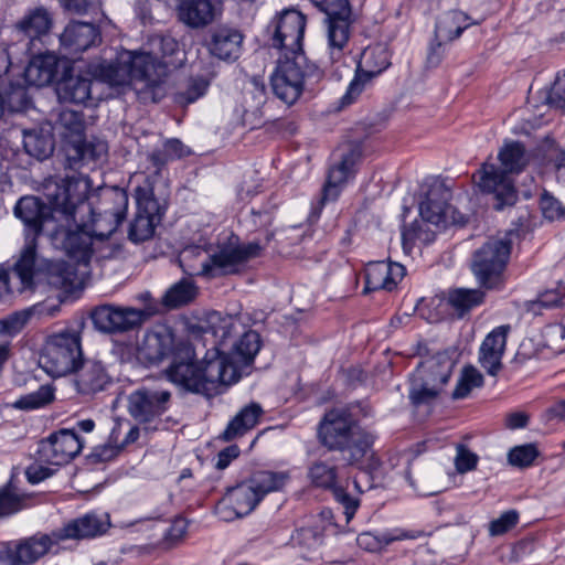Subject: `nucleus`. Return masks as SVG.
Listing matches in <instances>:
<instances>
[{
  "instance_id": "obj_1",
  "label": "nucleus",
  "mask_w": 565,
  "mask_h": 565,
  "mask_svg": "<svg viewBox=\"0 0 565 565\" xmlns=\"http://www.w3.org/2000/svg\"><path fill=\"white\" fill-rule=\"evenodd\" d=\"M86 183L81 179L67 177L61 182H49L45 196L54 209L61 212L58 224L51 233L55 247L62 249L72 260L87 265L94 254L96 241L85 220V213H92L87 201Z\"/></svg>"
},
{
  "instance_id": "obj_2",
  "label": "nucleus",
  "mask_w": 565,
  "mask_h": 565,
  "mask_svg": "<svg viewBox=\"0 0 565 565\" xmlns=\"http://www.w3.org/2000/svg\"><path fill=\"white\" fill-rule=\"evenodd\" d=\"M498 160L500 167L484 162L475 174L481 192L492 194L494 209L502 211L518 201V190L513 175L522 173L531 161L523 142L505 139L499 149Z\"/></svg>"
},
{
  "instance_id": "obj_3",
  "label": "nucleus",
  "mask_w": 565,
  "mask_h": 565,
  "mask_svg": "<svg viewBox=\"0 0 565 565\" xmlns=\"http://www.w3.org/2000/svg\"><path fill=\"white\" fill-rule=\"evenodd\" d=\"M288 471H257L249 478L226 489L214 508L215 515L232 522L249 515L266 494L280 491L290 481Z\"/></svg>"
},
{
  "instance_id": "obj_4",
  "label": "nucleus",
  "mask_w": 565,
  "mask_h": 565,
  "mask_svg": "<svg viewBox=\"0 0 565 565\" xmlns=\"http://www.w3.org/2000/svg\"><path fill=\"white\" fill-rule=\"evenodd\" d=\"M318 439L331 451H339L350 465L363 460L375 437L363 429L348 408H332L318 426Z\"/></svg>"
},
{
  "instance_id": "obj_5",
  "label": "nucleus",
  "mask_w": 565,
  "mask_h": 565,
  "mask_svg": "<svg viewBox=\"0 0 565 565\" xmlns=\"http://www.w3.org/2000/svg\"><path fill=\"white\" fill-rule=\"evenodd\" d=\"M166 65L147 52L122 50L110 61L93 67V75L109 86H125L132 79L154 83L164 73Z\"/></svg>"
},
{
  "instance_id": "obj_6",
  "label": "nucleus",
  "mask_w": 565,
  "mask_h": 565,
  "mask_svg": "<svg viewBox=\"0 0 565 565\" xmlns=\"http://www.w3.org/2000/svg\"><path fill=\"white\" fill-rule=\"evenodd\" d=\"M323 72L305 54L295 57H279L270 75L273 94L288 106L294 105L306 87L312 88Z\"/></svg>"
},
{
  "instance_id": "obj_7",
  "label": "nucleus",
  "mask_w": 565,
  "mask_h": 565,
  "mask_svg": "<svg viewBox=\"0 0 565 565\" xmlns=\"http://www.w3.org/2000/svg\"><path fill=\"white\" fill-rule=\"evenodd\" d=\"M258 242L243 243L238 235H230L217 243L216 250L201 262L198 270L189 271L191 275L214 279L239 273L241 268L250 259L262 253Z\"/></svg>"
},
{
  "instance_id": "obj_8",
  "label": "nucleus",
  "mask_w": 565,
  "mask_h": 565,
  "mask_svg": "<svg viewBox=\"0 0 565 565\" xmlns=\"http://www.w3.org/2000/svg\"><path fill=\"white\" fill-rule=\"evenodd\" d=\"M58 124L71 134V139L64 147L68 169L79 170L84 166L96 164L107 154L106 141L96 137L84 138L85 126L82 111L62 109L58 114Z\"/></svg>"
},
{
  "instance_id": "obj_9",
  "label": "nucleus",
  "mask_w": 565,
  "mask_h": 565,
  "mask_svg": "<svg viewBox=\"0 0 565 565\" xmlns=\"http://www.w3.org/2000/svg\"><path fill=\"white\" fill-rule=\"evenodd\" d=\"M454 362L446 354H436L422 362L411 376L408 398L412 405L434 404L448 384Z\"/></svg>"
},
{
  "instance_id": "obj_10",
  "label": "nucleus",
  "mask_w": 565,
  "mask_h": 565,
  "mask_svg": "<svg viewBox=\"0 0 565 565\" xmlns=\"http://www.w3.org/2000/svg\"><path fill=\"white\" fill-rule=\"evenodd\" d=\"M513 232L502 238H491L478 248L472 256L471 271L478 284L486 289L503 288L504 271L511 255Z\"/></svg>"
},
{
  "instance_id": "obj_11",
  "label": "nucleus",
  "mask_w": 565,
  "mask_h": 565,
  "mask_svg": "<svg viewBox=\"0 0 565 565\" xmlns=\"http://www.w3.org/2000/svg\"><path fill=\"white\" fill-rule=\"evenodd\" d=\"M83 360L79 332L66 329L47 338L39 364L50 376L62 377L74 373Z\"/></svg>"
},
{
  "instance_id": "obj_12",
  "label": "nucleus",
  "mask_w": 565,
  "mask_h": 565,
  "mask_svg": "<svg viewBox=\"0 0 565 565\" xmlns=\"http://www.w3.org/2000/svg\"><path fill=\"white\" fill-rule=\"evenodd\" d=\"M156 315V307L142 309L105 303L95 307L90 313L94 327L104 333H122L135 330Z\"/></svg>"
},
{
  "instance_id": "obj_13",
  "label": "nucleus",
  "mask_w": 565,
  "mask_h": 565,
  "mask_svg": "<svg viewBox=\"0 0 565 565\" xmlns=\"http://www.w3.org/2000/svg\"><path fill=\"white\" fill-rule=\"evenodd\" d=\"M391 66V53L384 43L366 46L356 65L353 79L341 98V106L352 104L364 90L366 84Z\"/></svg>"
},
{
  "instance_id": "obj_14",
  "label": "nucleus",
  "mask_w": 565,
  "mask_h": 565,
  "mask_svg": "<svg viewBox=\"0 0 565 565\" xmlns=\"http://www.w3.org/2000/svg\"><path fill=\"white\" fill-rule=\"evenodd\" d=\"M199 365L200 394L206 397L217 394L220 385H231L241 379V371L230 354L223 353L217 345L205 352Z\"/></svg>"
},
{
  "instance_id": "obj_15",
  "label": "nucleus",
  "mask_w": 565,
  "mask_h": 565,
  "mask_svg": "<svg viewBox=\"0 0 565 565\" xmlns=\"http://www.w3.org/2000/svg\"><path fill=\"white\" fill-rule=\"evenodd\" d=\"M326 14L327 36L332 57H340L354 22L349 0H310Z\"/></svg>"
},
{
  "instance_id": "obj_16",
  "label": "nucleus",
  "mask_w": 565,
  "mask_h": 565,
  "mask_svg": "<svg viewBox=\"0 0 565 565\" xmlns=\"http://www.w3.org/2000/svg\"><path fill=\"white\" fill-rule=\"evenodd\" d=\"M172 394L161 386H141L127 398L129 415L140 425L157 423L171 406Z\"/></svg>"
},
{
  "instance_id": "obj_17",
  "label": "nucleus",
  "mask_w": 565,
  "mask_h": 565,
  "mask_svg": "<svg viewBox=\"0 0 565 565\" xmlns=\"http://www.w3.org/2000/svg\"><path fill=\"white\" fill-rule=\"evenodd\" d=\"M306 17L298 10L286 9L271 22L274 28L271 45L281 51L280 57H295L305 54L302 41Z\"/></svg>"
},
{
  "instance_id": "obj_18",
  "label": "nucleus",
  "mask_w": 565,
  "mask_h": 565,
  "mask_svg": "<svg viewBox=\"0 0 565 565\" xmlns=\"http://www.w3.org/2000/svg\"><path fill=\"white\" fill-rule=\"evenodd\" d=\"M50 553L45 533L0 542V565H34Z\"/></svg>"
},
{
  "instance_id": "obj_19",
  "label": "nucleus",
  "mask_w": 565,
  "mask_h": 565,
  "mask_svg": "<svg viewBox=\"0 0 565 565\" xmlns=\"http://www.w3.org/2000/svg\"><path fill=\"white\" fill-rule=\"evenodd\" d=\"M419 214L430 224L447 222L451 190L440 177H427L420 186Z\"/></svg>"
},
{
  "instance_id": "obj_20",
  "label": "nucleus",
  "mask_w": 565,
  "mask_h": 565,
  "mask_svg": "<svg viewBox=\"0 0 565 565\" xmlns=\"http://www.w3.org/2000/svg\"><path fill=\"white\" fill-rule=\"evenodd\" d=\"M14 216L24 224L26 239L36 238L43 233L46 223L58 222L61 212L56 211L49 201L45 204L40 198L25 195L20 198L13 209Z\"/></svg>"
},
{
  "instance_id": "obj_21",
  "label": "nucleus",
  "mask_w": 565,
  "mask_h": 565,
  "mask_svg": "<svg viewBox=\"0 0 565 565\" xmlns=\"http://www.w3.org/2000/svg\"><path fill=\"white\" fill-rule=\"evenodd\" d=\"M362 154L363 149L360 143H349L342 149L339 162L329 169L320 200L322 205L339 198L343 185L349 179L354 178Z\"/></svg>"
},
{
  "instance_id": "obj_22",
  "label": "nucleus",
  "mask_w": 565,
  "mask_h": 565,
  "mask_svg": "<svg viewBox=\"0 0 565 565\" xmlns=\"http://www.w3.org/2000/svg\"><path fill=\"white\" fill-rule=\"evenodd\" d=\"M194 359V348L189 342H178L171 363L166 370V375L170 382L183 390L200 394V365Z\"/></svg>"
},
{
  "instance_id": "obj_23",
  "label": "nucleus",
  "mask_w": 565,
  "mask_h": 565,
  "mask_svg": "<svg viewBox=\"0 0 565 565\" xmlns=\"http://www.w3.org/2000/svg\"><path fill=\"white\" fill-rule=\"evenodd\" d=\"M84 440L74 429L63 428L52 433L39 445V457L41 460L63 466L74 459L83 449Z\"/></svg>"
},
{
  "instance_id": "obj_24",
  "label": "nucleus",
  "mask_w": 565,
  "mask_h": 565,
  "mask_svg": "<svg viewBox=\"0 0 565 565\" xmlns=\"http://www.w3.org/2000/svg\"><path fill=\"white\" fill-rule=\"evenodd\" d=\"M52 23V17L45 8H34L13 25L12 39L24 53H33V47L43 46L42 36L49 33Z\"/></svg>"
},
{
  "instance_id": "obj_25",
  "label": "nucleus",
  "mask_w": 565,
  "mask_h": 565,
  "mask_svg": "<svg viewBox=\"0 0 565 565\" xmlns=\"http://www.w3.org/2000/svg\"><path fill=\"white\" fill-rule=\"evenodd\" d=\"M110 526L108 514L88 512L76 518L61 529L45 533L50 540V551L54 545L65 540H84L100 536L107 532Z\"/></svg>"
},
{
  "instance_id": "obj_26",
  "label": "nucleus",
  "mask_w": 565,
  "mask_h": 565,
  "mask_svg": "<svg viewBox=\"0 0 565 565\" xmlns=\"http://www.w3.org/2000/svg\"><path fill=\"white\" fill-rule=\"evenodd\" d=\"M102 42L100 30L89 22L71 21L60 35V53L64 58L77 60L82 53Z\"/></svg>"
},
{
  "instance_id": "obj_27",
  "label": "nucleus",
  "mask_w": 565,
  "mask_h": 565,
  "mask_svg": "<svg viewBox=\"0 0 565 565\" xmlns=\"http://www.w3.org/2000/svg\"><path fill=\"white\" fill-rule=\"evenodd\" d=\"M24 78L26 84L35 87L50 85L56 77L58 58L54 53L43 52L42 46L33 47V53L23 55Z\"/></svg>"
},
{
  "instance_id": "obj_28",
  "label": "nucleus",
  "mask_w": 565,
  "mask_h": 565,
  "mask_svg": "<svg viewBox=\"0 0 565 565\" xmlns=\"http://www.w3.org/2000/svg\"><path fill=\"white\" fill-rule=\"evenodd\" d=\"M406 274L405 267L394 262H370L364 271L365 285L363 292L377 290L393 291Z\"/></svg>"
},
{
  "instance_id": "obj_29",
  "label": "nucleus",
  "mask_w": 565,
  "mask_h": 565,
  "mask_svg": "<svg viewBox=\"0 0 565 565\" xmlns=\"http://www.w3.org/2000/svg\"><path fill=\"white\" fill-rule=\"evenodd\" d=\"M74 373L75 390L83 396H94L106 391L113 384V377L99 361L83 360Z\"/></svg>"
},
{
  "instance_id": "obj_30",
  "label": "nucleus",
  "mask_w": 565,
  "mask_h": 565,
  "mask_svg": "<svg viewBox=\"0 0 565 565\" xmlns=\"http://www.w3.org/2000/svg\"><path fill=\"white\" fill-rule=\"evenodd\" d=\"M468 19L469 17L463 12L450 11L436 22L435 41L431 43L428 54L429 63H439L444 43L458 39L470 25L467 22Z\"/></svg>"
},
{
  "instance_id": "obj_31",
  "label": "nucleus",
  "mask_w": 565,
  "mask_h": 565,
  "mask_svg": "<svg viewBox=\"0 0 565 565\" xmlns=\"http://www.w3.org/2000/svg\"><path fill=\"white\" fill-rule=\"evenodd\" d=\"M509 331L510 326L495 327L486 335L480 345L479 363L491 376H497L502 370V358Z\"/></svg>"
},
{
  "instance_id": "obj_32",
  "label": "nucleus",
  "mask_w": 565,
  "mask_h": 565,
  "mask_svg": "<svg viewBox=\"0 0 565 565\" xmlns=\"http://www.w3.org/2000/svg\"><path fill=\"white\" fill-rule=\"evenodd\" d=\"M243 39L238 30L222 26L210 31L206 47L218 60L235 61L239 57Z\"/></svg>"
},
{
  "instance_id": "obj_33",
  "label": "nucleus",
  "mask_w": 565,
  "mask_h": 565,
  "mask_svg": "<svg viewBox=\"0 0 565 565\" xmlns=\"http://www.w3.org/2000/svg\"><path fill=\"white\" fill-rule=\"evenodd\" d=\"M177 347L168 329L148 331L142 342L143 354L151 363H159L168 356L172 359Z\"/></svg>"
},
{
  "instance_id": "obj_34",
  "label": "nucleus",
  "mask_w": 565,
  "mask_h": 565,
  "mask_svg": "<svg viewBox=\"0 0 565 565\" xmlns=\"http://www.w3.org/2000/svg\"><path fill=\"white\" fill-rule=\"evenodd\" d=\"M264 415L262 405L257 402H250L230 420L221 437L225 441H231L245 435L253 429Z\"/></svg>"
},
{
  "instance_id": "obj_35",
  "label": "nucleus",
  "mask_w": 565,
  "mask_h": 565,
  "mask_svg": "<svg viewBox=\"0 0 565 565\" xmlns=\"http://www.w3.org/2000/svg\"><path fill=\"white\" fill-rule=\"evenodd\" d=\"M178 15L184 24L202 28L214 20L215 8L212 0H179Z\"/></svg>"
},
{
  "instance_id": "obj_36",
  "label": "nucleus",
  "mask_w": 565,
  "mask_h": 565,
  "mask_svg": "<svg viewBox=\"0 0 565 565\" xmlns=\"http://www.w3.org/2000/svg\"><path fill=\"white\" fill-rule=\"evenodd\" d=\"M92 79L82 75H65L56 85L62 103L86 104L90 98Z\"/></svg>"
},
{
  "instance_id": "obj_37",
  "label": "nucleus",
  "mask_w": 565,
  "mask_h": 565,
  "mask_svg": "<svg viewBox=\"0 0 565 565\" xmlns=\"http://www.w3.org/2000/svg\"><path fill=\"white\" fill-rule=\"evenodd\" d=\"M262 348V339L257 331L248 330L244 332L234 343L228 352L231 359L241 370L254 362L256 354Z\"/></svg>"
},
{
  "instance_id": "obj_38",
  "label": "nucleus",
  "mask_w": 565,
  "mask_h": 565,
  "mask_svg": "<svg viewBox=\"0 0 565 565\" xmlns=\"http://www.w3.org/2000/svg\"><path fill=\"white\" fill-rule=\"evenodd\" d=\"M135 199L138 213L151 216L152 220L159 223L162 221L167 205L154 196L153 184L149 178H146L142 184L136 186Z\"/></svg>"
},
{
  "instance_id": "obj_39",
  "label": "nucleus",
  "mask_w": 565,
  "mask_h": 565,
  "mask_svg": "<svg viewBox=\"0 0 565 565\" xmlns=\"http://www.w3.org/2000/svg\"><path fill=\"white\" fill-rule=\"evenodd\" d=\"M36 241L26 239L19 259L13 266V273L20 279L22 289H31L34 286V276L36 273Z\"/></svg>"
},
{
  "instance_id": "obj_40",
  "label": "nucleus",
  "mask_w": 565,
  "mask_h": 565,
  "mask_svg": "<svg viewBox=\"0 0 565 565\" xmlns=\"http://www.w3.org/2000/svg\"><path fill=\"white\" fill-rule=\"evenodd\" d=\"M47 284L65 292H72L77 280V269L65 260H54L46 264Z\"/></svg>"
},
{
  "instance_id": "obj_41",
  "label": "nucleus",
  "mask_w": 565,
  "mask_h": 565,
  "mask_svg": "<svg viewBox=\"0 0 565 565\" xmlns=\"http://www.w3.org/2000/svg\"><path fill=\"white\" fill-rule=\"evenodd\" d=\"M31 104V98L24 86L10 84L0 90V117L6 114L25 111Z\"/></svg>"
},
{
  "instance_id": "obj_42",
  "label": "nucleus",
  "mask_w": 565,
  "mask_h": 565,
  "mask_svg": "<svg viewBox=\"0 0 565 565\" xmlns=\"http://www.w3.org/2000/svg\"><path fill=\"white\" fill-rule=\"evenodd\" d=\"M92 213H85V220L88 222L96 241L100 242L108 239L126 218V216L114 214L108 216L107 214L97 212L94 206H92Z\"/></svg>"
},
{
  "instance_id": "obj_43",
  "label": "nucleus",
  "mask_w": 565,
  "mask_h": 565,
  "mask_svg": "<svg viewBox=\"0 0 565 565\" xmlns=\"http://www.w3.org/2000/svg\"><path fill=\"white\" fill-rule=\"evenodd\" d=\"M23 148L29 156L44 160L53 153L54 143L49 135L32 129L23 131Z\"/></svg>"
},
{
  "instance_id": "obj_44",
  "label": "nucleus",
  "mask_w": 565,
  "mask_h": 565,
  "mask_svg": "<svg viewBox=\"0 0 565 565\" xmlns=\"http://www.w3.org/2000/svg\"><path fill=\"white\" fill-rule=\"evenodd\" d=\"M484 297L486 294L481 289L457 288L449 292L448 302L460 317H463L482 305Z\"/></svg>"
},
{
  "instance_id": "obj_45",
  "label": "nucleus",
  "mask_w": 565,
  "mask_h": 565,
  "mask_svg": "<svg viewBox=\"0 0 565 565\" xmlns=\"http://www.w3.org/2000/svg\"><path fill=\"white\" fill-rule=\"evenodd\" d=\"M307 477L313 487L333 490L337 488L338 468L333 463L315 460L308 467Z\"/></svg>"
},
{
  "instance_id": "obj_46",
  "label": "nucleus",
  "mask_w": 565,
  "mask_h": 565,
  "mask_svg": "<svg viewBox=\"0 0 565 565\" xmlns=\"http://www.w3.org/2000/svg\"><path fill=\"white\" fill-rule=\"evenodd\" d=\"M196 294L195 284L190 279L183 278L167 290L162 302L167 308H179L194 300Z\"/></svg>"
},
{
  "instance_id": "obj_47",
  "label": "nucleus",
  "mask_w": 565,
  "mask_h": 565,
  "mask_svg": "<svg viewBox=\"0 0 565 565\" xmlns=\"http://www.w3.org/2000/svg\"><path fill=\"white\" fill-rule=\"evenodd\" d=\"M128 209V194L125 190L114 188L106 190L100 194L99 204L95 210L107 214L126 216Z\"/></svg>"
},
{
  "instance_id": "obj_48",
  "label": "nucleus",
  "mask_w": 565,
  "mask_h": 565,
  "mask_svg": "<svg viewBox=\"0 0 565 565\" xmlns=\"http://www.w3.org/2000/svg\"><path fill=\"white\" fill-rule=\"evenodd\" d=\"M55 399V387L51 384L41 385L35 392L20 396L13 407L21 411H34L50 405Z\"/></svg>"
},
{
  "instance_id": "obj_49",
  "label": "nucleus",
  "mask_w": 565,
  "mask_h": 565,
  "mask_svg": "<svg viewBox=\"0 0 565 565\" xmlns=\"http://www.w3.org/2000/svg\"><path fill=\"white\" fill-rule=\"evenodd\" d=\"M210 84V79L203 75L192 76L185 88L173 95V102L182 107L193 104L206 94Z\"/></svg>"
},
{
  "instance_id": "obj_50",
  "label": "nucleus",
  "mask_w": 565,
  "mask_h": 565,
  "mask_svg": "<svg viewBox=\"0 0 565 565\" xmlns=\"http://www.w3.org/2000/svg\"><path fill=\"white\" fill-rule=\"evenodd\" d=\"M25 497L18 493L11 482L0 488V518L11 516L25 509Z\"/></svg>"
},
{
  "instance_id": "obj_51",
  "label": "nucleus",
  "mask_w": 565,
  "mask_h": 565,
  "mask_svg": "<svg viewBox=\"0 0 565 565\" xmlns=\"http://www.w3.org/2000/svg\"><path fill=\"white\" fill-rule=\"evenodd\" d=\"M159 222L151 218V216L142 215L136 212L134 220L129 224L128 238L132 243H141L150 239Z\"/></svg>"
},
{
  "instance_id": "obj_52",
  "label": "nucleus",
  "mask_w": 565,
  "mask_h": 565,
  "mask_svg": "<svg viewBox=\"0 0 565 565\" xmlns=\"http://www.w3.org/2000/svg\"><path fill=\"white\" fill-rule=\"evenodd\" d=\"M483 385V375L472 365L465 366L455 390L451 393L452 399L467 397L472 388Z\"/></svg>"
},
{
  "instance_id": "obj_53",
  "label": "nucleus",
  "mask_w": 565,
  "mask_h": 565,
  "mask_svg": "<svg viewBox=\"0 0 565 565\" xmlns=\"http://www.w3.org/2000/svg\"><path fill=\"white\" fill-rule=\"evenodd\" d=\"M564 294L558 289H548L540 292L534 300L526 301L525 307L533 315H541L543 310L563 307Z\"/></svg>"
},
{
  "instance_id": "obj_54",
  "label": "nucleus",
  "mask_w": 565,
  "mask_h": 565,
  "mask_svg": "<svg viewBox=\"0 0 565 565\" xmlns=\"http://www.w3.org/2000/svg\"><path fill=\"white\" fill-rule=\"evenodd\" d=\"M540 451L534 444H524L511 448L508 452V462L512 467L525 469L533 466Z\"/></svg>"
},
{
  "instance_id": "obj_55",
  "label": "nucleus",
  "mask_w": 565,
  "mask_h": 565,
  "mask_svg": "<svg viewBox=\"0 0 565 565\" xmlns=\"http://www.w3.org/2000/svg\"><path fill=\"white\" fill-rule=\"evenodd\" d=\"M19 46L20 44L13 39L10 44H0V77L7 74L14 63H23V55H29Z\"/></svg>"
},
{
  "instance_id": "obj_56",
  "label": "nucleus",
  "mask_w": 565,
  "mask_h": 565,
  "mask_svg": "<svg viewBox=\"0 0 565 565\" xmlns=\"http://www.w3.org/2000/svg\"><path fill=\"white\" fill-rule=\"evenodd\" d=\"M540 209L548 221L565 220V206L546 190L541 194Z\"/></svg>"
},
{
  "instance_id": "obj_57",
  "label": "nucleus",
  "mask_w": 565,
  "mask_h": 565,
  "mask_svg": "<svg viewBox=\"0 0 565 565\" xmlns=\"http://www.w3.org/2000/svg\"><path fill=\"white\" fill-rule=\"evenodd\" d=\"M189 522L182 516L175 518L166 530L162 544L167 548H172L179 544L188 532Z\"/></svg>"
},
{
  "instance_id": "obj_58",
  "label": "nucleus",
  "mask_w": 565,
  "mask_h": 565,
  "mask_svg": "<svg viewBox=\"0 0 565 565\" xmlns=\"http://www.w3.org/2000/svg\"><path fill=\"white\" fill-rule=\"evenodd\" d=\"M296 543L306 550H316L323 544V533L318 527H301L294 536Z\"/></svg>"
},
{
  "instance_id": "obj_59",
  "label": "nucleus",
  "mask_w": 565,
  "mask_h": 565,
  "mask_svg": "<svg viewBox=\"0 0 565 565\" xmlns=\"http://www.w3.org/2000/svg\"><path fill=\"white\" fill-rule=\"evenodd\" d=\"M479 457L471 451L466 445L458 444L456 446L455 467L459 473H467L477 468Z\"/></svg>"
},
{
  "instance_id": "obj_60",
  "label": "nucleus",
  "mask_w": 565,
  "mask_h": 565,
  "mask_svg": "<svg viewBox=\"0 0 565 565\" xmlns=\"http://www.w3.org/2000/svg\"><path fill=\"white\" fill-rule=\"evenodd\" d=\"M380 541L381 550L396 541L404 540H417L425 536V532L422 530H404L394 529L376 534Z\"/></svg>"
},
{
  "instance_id": "obj_61",
  "label": "nucleus",
  "mask_w": 565,
  "mask_h": 565,
  "mask_svg": "<svg viewBox=\"0 0 565 565\" xmlns=\"http://www.w3.org/2000/svg\"><path fill=\"white\" fill-rule=\"evenodd\" d=\"M519 522V512L509 510L503 512L498 519L490 522L489 532L492 536H498L513 529Z\"/></svg>"
},
{
  "instance_id": "obj_62",
  "label": "nucleus",
  "mask_w": 565,
  "mask_h": 565,
  "mask_svg": "<svg viewBox=\"0 0 565 565\" xmlns=\"http://www.w3.org/2000/svg\"><path fill=\"white\" fill-rule=\"evenodd\" d=\"M28 319L29 316L22 312L9 315L8 317L0 319V332L10 340L23 329Z\"/></svg>"
},
{
  "instance_id": "obj_63",
  "label": "nucleus",
  "mask_w": 565,
  "mask_h": 565,
  "mask_svg": "<svg viewBox=\"0 0 565 565\" xmlns=\"http://www.w3.org/2000/svg\"><path fill=\"white\" fill-rule=\"evenodd\" d=\"M334 499L337 502H339L343 509L344 514L347 518V521L349 522L355 514L360 501L358 498L352 497L350 493H348L342 487H337L332 490Z\"/></svg>"
},
{
  "instance_id": "obj_64",
  "label": "nucleus",
  "mask_w": 565,
  "mask_h": 565,
  "mask_svg": "<svg viewBox=\"0 0 565 565\" xmlns=\"http://www.w3.org/2000/svg\"><path fill=\"white\" fill-rule=\"evenodd\" d=\"M547 103L552 107L565 109V81L557 79L547 94Z\"/></svg>"
}]
</instances>
